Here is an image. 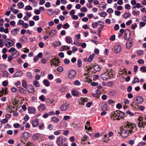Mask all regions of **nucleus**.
Segmentation results:
<instances>
[{"label": "nucleus", "mask_w": 146, "mask_h": 146, "mask_svg": "<svg viewBox=\"0 0 146 146\" xmlns=\"http://www.w3.org/2000/svg\"><path fill=\"white\" fill-rule=\"evenodd\" d=\"M124 126L125 127L129 128L130 129L129 130L126 129L123 130L122 131H121V132L118 133V134H120V135L122 137H127L129 133L131 134L136 131L137 126L134 124L127 122L125 123Z\"/></svg>", "instance_id": "obj_1"}, {"label": "nucleus", "mask_w": 146, "mask_h": 146, "mask_svg": "<svg viewBox=\"0 0 146 146\" xmlns=\"http://www.w3.org/2000/svg\"><path fill=\"white\" fill-rule=\"evenodd\" d=\"M8 51L9 52H11L12 55L14 58H17L19 55V52L14 48L11 47L9 50Z\"/></svg>", "instance_id": "obj_2"}, {"label": "nucleus", "mask_w": 146, "mask_h": 146, "mask_svg": "<svg viewBox=\"0 0 146 146\" xmlns=\"http://www.w3.org/2000/svg\"><path fill=\"white\" fill-rule=\"evenodd\" d=\"M143 117H139L138 118V126L139 128L143 127L144 128L146 125V122L145 121L143 122Z\"/></svg>", "instance_id": "obj_3"}, {"label": "nucleus", "mask_w": 146, "mask_h": 146, "mask_svg": "<svg viewBox=\"0 0 146 146\" xmlns=\"http://www.w3.org/2000/svg\"><path fill=\"white\" fill-rule=\"evenodd\" d=\"M4 43L5 46L7 48L12 46L14 44V42L9 39H5Z\"/></svg>", "instance_id": "obj_4"}, {"label": "nucleus", "mask_w": 146, "mask_h": 146, "mask_svg": "<svg viewBox=\"0 0 146 146\" xmlns=\"http://www.w3.org/2000/svg\"><path fill=\"white\" fill-rule=\"evenodd\" d=\"M60 62L59 59L58 58L56 59V58L53 59H52L50 62L51 63V66H52V65H55L56 66H57L59 65L58 64Z\"/></svg>", "instance_id": "obj_5"}, {"label": "nucleus", "mask_w": 146, "mask_h": 146, "mask_svg": "<svg viewBox=\"0 0 146 146\" xmlns=\"http://www.w3.org/2000/svg\"><path fill=\"white\" fill-rule=\"evenodd\" d=\"M131 33L128 29H126L124 33V37L125 40L129 39Z\"/></svg>", "instance_id": "obj_6"}, {"label": "nucleus", "mask_w": 146, "mask_h": 146, "mask_svg": "<svg viewBox=\"0 0 146 146\" xmlns=\"http://www.w3.org/2000/svg\"><path fill=\"white\" fill-rule=\"evenodd\" d=\"M117 111L114 112H112L111 115V118L113 120H119Z\"/></svg>", "instance_id": "obj_7"}, {"label": "nucleus", "mask_w": 146, "mask_h": 146, "mask_svg": "<svg viewBox=\"0 0 146 146\" xmlns=\"http://www.w3.org/2000/svg\"><path fill=\"white\" fill-rule=\"evenodd\" d=\"M101 77L103 80H107L110 77L109 74L107 72H104L101 75Z\"/></svg>", "instance_id": "obj_8"}, {"label": "nucleus", "mask_w": 146, "mask_h": 146, "mask_svg": "<svg viewBox=\"0 0 146 146\" xmlns=\"http://www.w3.org/2000/svg\"><path fill=\"white\" fill-rule=\"evenodd\" d=\"M76 74V72L74 70H71L68 73V78L70 79L73 78L75 77Z\"/></svg>", "instance_id": "obj_9"}, {"label": "nucleus", "mask_w": 146, "mask_h": 146, "mask_svg": "<svg viewBox=\"0 0 146 146\" xmlns=\"http://www.w3.org/2000/svg\"><path fill=\"white\" fill-rule=\"evenodd\" d=\"M121 49V46L119 44H116L114 46L115 52L116 53H119L120 52Z\"/></svg>", "instance_id": "obj_10"}, {"label": "nucleus", "mask_w": 146, "mask_h": 146, "mask_svg": "<svg viewBox=\"0 0 146 146\" xmlns=\"http://www.w3.org/2000/svg\"><path fill=\"white\" fill-rule=\"evenodd\" d=\"M69 104L65 103L63 104L60 107V109L62 111L66 110L69 107Z\"/></svg>", "instance_id": "obj_11"}, {"label": "nucleus", "mask_w": 146, "mask_h": 146, "mask_svg": "<svg viewBox=\"0 0 146 146\" xmlns=\"http://www.w3.org/2000/svg\"><path fill=\"white\" fill-rule=\"evenodd\" d=\"M26 89L27 91L30 93H33L35 91L34 87L31 85H29L28 87Z\"/></svg>", "instance_id": "obj_12"}, {"label": "nucleus", "mask_w": 146, "mask_h": 146, "mask_svg": "<svg viewBox=\"0 0 146 146\" xmlns=\"http://www.w3.org/2000/svg\"><path fill=\"white\" fill-rule=\"evenodd\" d=\"M133 42V39L132 38H130L129 40H128L126 43V46L127 48H129L132 46V43Z\"/></svg>", "instance_id": "obj_13"}, {"label": "nucleus", "mask_w": 146, "mask_h": 146, "mask_svg": "<svg viewBox=\"0 0 146 146\" xmlns=\"http://www.w3.org/2000/svg\"><path fill=\"white\" fill-rule=\"evenodd\" d=\"M19 31V29L17 28L13 29L11 31V34L13 36H16Z\"/></svg>", "instance_id": "obj_14"}, {"label": "nucleus", "mask_w": 146, "mask_h": 146, "mask_svg": "<svg viewBox=\"0 0 146 146\" xmlns=\"http://www.w3.org/2000/svg\"><path fill=\"white\" fill-rule=\"evenodd\" d=\"M101 109L103 111H105L107 110V104L106 102H104L101 104Z\"/></svg>", "instance_id": "obj_15"}, {"label": "nucleus", "mask_w": 146, "mask_h": 146, "mask_svg": "<svg viewBox=\"0 0 146 146\" xmlns=\"http://www.w3.org/2000/svg\"><path fill=\"white\" fill-rule=\"evenodd\" d=\"M136 103L138 104H141L143 101V99L141 97L138 96L135 98Z\"/></svg>", "instance_id": "obj_16"}, {"label": "nucleus", "mask_w": 146, "mask_h": 146, "mask_svg": "<svg viewBox=\"0 0 146 146\" xmlns=\"http://www.w3.org/2000/svg\"><path fill=\"white\" fill-rule=\"evenodd\" d=\"M56 142L57 145L59 146H61L63 145V139L62 137H59L57 139Z\"/></svg>", "instance_id": "obj_17"}, {"label": "nucleus", "mask_w": 146, "mask_h": 146, "mask_svg": "<svg viewBox=\"0 0 146 146\" xmlns=\"http://www.w3.org/2000/svg\"><path fill=\"white\" fill-rule=\"evenodd\" d=\"M38 110L41 111H43L45 110L46 108L45 105L44 104H40L38 107Z\"/></svg>", "instance_id": "obj_18"}, {"label": "nucleus", "mask_w": 146, "mask_h": 146, "mask_svg": "<svg viewBox=\"0 0 146 146\" xmlns=\"http://www.w3.org/2000/svg\"><path fill=\"white\" fill-rule=\"evenodd\" d=\"M23 73L22 71H18L13 74V77L15 78L16 77H20L23 75Z\"/></svg>", "instance_id": "obj_19"}, {"label": "nucleus", "mask_w": 146, "mask_h": 146, "mask_svg": "<svg viewBox=\"0 0 146 146\" xmlns=\"http://www.w3.org/2000/svg\"><path fill=\"white\" fill-rule=\"evenodd\" d=\"M28 110L29 113H34L36 111V109L35 108L32 107L29 108Z\"/></svg>", "instance_id": "obj_20"}, {"label": "nucleus", "mask_w": 146, "mask_h": 146, "mask_svg": "<svg viewBox=\"0 0 146 146\" xmlns=\"http://www.w3.org/2000/svg\"><path fill=\"white\" fill-rule=\"evenodd\" d=\"M118 117L119 118V120H120V118H122L123 117L125 113L124 112H121L119 111H117Z\"/></svg>", "instance_id": "obj_21"}, {"label": "nucleus", "mask_w": 146, "mask_h": 146, "mask_svg": "<svg viewBox=\"0 0 146 146\" xmlns=\"http://www.w3.org/2000/svg\"><path fill=\"white\" fill-rule=\"evenodd\" d=\"M33 126L34 127H36L39 124L38 121V119H36L33 120L32 121Z\"/></svg>", "instance_id": "obj_22"}, {"label": "nucleus", "mask_w": 146, "mask_h": 146, "mask_svg": "<svg viewBox=\"0 0 146 146\" xmlns=\"http://www.w3.org/2000/svg\"><path fill=\"white\" fill-rule=\"evenodd\" d=\"M30 136L29 133L27 132H25L23 134V137L25 139H27Z\"/></svg>", "instance_id": "obj_23"}, {"label": "nucleus", "mask_w": 146, "mask_h": 146, "mask_svg": "<svg viewBox=\"0 0 146 146\" xmlns=\"http://www.w3.org/2000/svg\"><path fill=\"white\" fill-rule=\"evenodd\" d=\"M72 94L74 96H78L79 95V93L76 90H73L71 92Z\"/></svg>", "instance_id": "obj_24"}, {"label": "nucleus", "mask_w": 146, "mask_h": 146, "mask_svg": "<svg viewBox=\"0 0 146 146\" xmlns=\"http://www.w3.org/2000/svg\"><path fill=\"white\" fill-rule=\"evenodd\" d=\"M51 121L54 123H57L59 121L58 118L55 117H52L51 118Z\"/></svg>", "instance_id": "obj_25"}, {"label": "nucleus", "mask_w": 146, "mask_h": 146, "mask_svg": "<svg viewBox=\"0 0 146 146\" xmlns=\"http://www.w3.org/2000/svg\"><path fill=\"white\" fill-rule=\"evenodd\" d=\"M94 68L95 70L96 71H99L101 70L100 67L98 65H95L94 67Z\"/></svg>", "instance_id": "obj_26"}, {"label": "nucleus", "mask_w": 146, "mask_h": 146, "mask_svg": "<svg viewBox=\"0 0 146 146\" xmlns=\"http://www.w3.org/2000/svg\"><path fill=\"white\" fill-rule=\"evenodd\" d=\"M106 4H105L104 2H103L100 3L99 6L100 7H102L103 9H105L106 7Z\"/></svg>", "instance_id": "obj_27"}, {"label": "nucleus", "mask_w": 146, "mask_h": 146, "mask_svg": "<svg viewBox=\"0 0 146 146\" xmlns=\"http://www.w3.org/2000/svg\"><path fill=\"white\" fill-rule=\"evenodd\" d=\"M107 135H105L103 136V137L102 138V141L104 142H106L109 141L110 139L108 137Z\"/></svg>", "instance_id": "obj_28"}, {"label": "nucleus", "mask_w": 146, "mask_h": 146, "mask_svg": "<svg viewBox=\"0 0 146 146\" xmlns=\"http://www.w3.org/2000/svg\"><path fill=\"white\" fill-rule=\"evenodd\" d=\"M66 42L70 44L72 42V39L71 38L68 36H66L65 38Z\"/></svg>", "instance_id": "obj_29"}, {"label": "nucleus", "mask_w": 146, "mask_h": 146, "mask_svg": "<svg viewBox=\"0 0 146 146\" xmlns=\"http://www.w3.org/2000/svg\"><path fill=\"white\" fill-rule=\"evenodd\" d=\"M19 92L22 95H25L26 94L25 90L23 88H21L19 89Z\"/></svg>", "instance_id": "obj_30"}, {"label": "nucleus", "mask_w": 146, "mask_h": 146, "mask_svg": "<svg viewBox=\"0 0 146 146\" xmlns=\"http://www.w3.org/2000/svg\"><path fill=\"white\" fill-rule=\"evenodd\" d=\"M43 82L46 86H49L50 84L49 81L47 79H44L43 81Z\"/></svg>", "instance_id": "obj_31"}, {"label": "nucleus", "mask_w": 146, "mask_h": 146, "mask_svg": "<svg viewBox=\"0 0 146 146\" xmlns=\"http://www.w3.org/2000/svg\"><path fill=\"white\" fill-rule=\"evenodd\" d=\"M26 76L27 78L31 79L33 77V75L31 73L28 72L26 73Z\"/></svg>", "instance_id": "obj_32"}, {"label": "nucleus", "mask_w": 146, "mask_h": 146, "mask_svg": "<svg viewBox=\"0 0 146 146\" xmlns=\"http://www.w3.org/2000/svg\"><path fill=\"white\" fill-rule=\"evenodd\" d=\"M21 40L22 42H25L27 41V38L26 36H23L21 38Z\"/></svg>", "instance_id": "obj_33"}, {"label": "nucleus", "mask_w": 146, "mask_h": 146, "mask_svg": "<svg viewBox=\"0 0 146 146\" xmlns=\"http://www.w3.org/2000/svg\"><path fill=\"white\" fill-rule=\"evenodd\" d=\"M95 55L94 54H92L90 55L88 58V61L89 62H91L93 59Z\"/></svg>", "instance_id": "obj_34"}, {"label": "nucleus", "mask_w": 146, "mask_h": 146, "mask_svg": "<svg viewBox=\"0 0 146 146\" xmlns=\"http://www.w3.org/2000/svg\"><path fill=\"white\" fill-rule=\"evenodd\" d=\"M131 15L129 13L125 12L123 15V17L125 19H127L128 17H130Z\"/></svg>", "instance_id": "obj_35"}, {"label": "nucleus", "mask_w": 146, "mask_h": 146, "mask_svg": "<svg viewBox=\"0 0 146 146\" xmlns=\"http://www.w3.org/2000/svg\"><path fill=\"white\" fill-rule=\"evenodd\" d=\"M22 85L23 88L26 89L27 88V83L25 80H22Z\"/></svg>", "instance_id": "obj_36"}, {"label": "nucleus", "mask_w": 146, "mask_h": 146, "mask_svg": "<svg viewBox=\"0 0 146 146\" xmlns=\"http://www.w3.org/2000/svg\"><path fill=\"white\" fill-rule=\"evenodd\" d=\"M32 9V7L30 5H28L26 6L25 8V10L26 11L31 10Z\"/></svg>", "instance_id": "obj_37"}, {"label": "nucleus", "mask_w": 146, "mask_h": 146, "mask_svg": "<svg viewBox=\"0 0 146 146\" xmlns=\"http://www.w3.org/2000/svg\"><path fill=\"white\" fill-rule=\"evenodd\" d=\"M18 6L19 9H21L24 7V5L22 2H20L18 3Z\"/></svg>", "instance_id": "obj_38"}, {"label": "nucleus", "mask_w": 146, "mask_h": 146, "mask_svg": "<svg viewBox=\"0 0 146 146\" xmlns=\"http://www.w3.org/2000/svg\"><path fill=\"white\" fill-rule=\"evenodd\" d=\"M53 44L54 46L56 47L58 46H60L61 44V43L60 41H57L56 42Z\"/></svg>", "instance_id": "obj_39"}, {"label": "nucleus", "mask_w": 146, "mask_h": 146, "mask_svg": "<svg viewBox=\"0 0 146 146\" xmlns=\"http://www.w3.org/2000/svg\"><path fill=\"white\" fill-rule=\"evenodd\" d=\"M139 79L137 77H135L133 80L132 82L133 84H134L137 82L138 83L139 82Z\"/></svg>", "instance_id": "obj_40"}, {"label": "nucleus", "mask_w": 146, "mask_h": 146, "mask_svg": "<svg viewBox=\"0 0 146 146\" xmlns=\"http://www.w3.org/2000/svg\"><path fill=\"white\" fill-rule=\"evenodd\" d=\"M100 16L103 17H106L107 15V14L104 11H103L101 12L100 14Z\"/></svg>", "instance_id": "obj_41"}, {"label": "nucleus", "mask_w": 146, "mask_h": 146, "mask_svg": "<svg viewBox=\"0 0 146 146\" xmlns=\"http://www.w3.org/2000/svg\"><path fill=\"white\" fill-rule=\"evenodd\" d=\"M84 81L86 82L90 83L91 81V80L88 77L84 78Z\"/></svg>", "instance_id": "obj_42"}, {"label": "nucleus", "mask_w": 146, "mask_h": 146, "mask_svg": "<svg viewBox=\"0 0 146 146\" xmlns=\"http://www.w3.org/2000/svg\"><path fill=\"white\" fill-rule=\"evenodd\" d=\"M7 90L8 89L7 88H5L4 89L2 88L1 91L3 93V94H4L5 95L7 93Z\"/></svg>", "instance_id": "obj_43"}, {"label": "nucleus", "mask_w": 146, "mask_h": 146, "mask_svg": "<svg viewBox=\"0 0 146 146\" xmlns=\"http://www.w3.org/2000/svg\"><path fill=\"white\" fill-rule=\"evenodd\" d=\"M33 85L35 86L36 87H39L40 86L38 82L37 81H34Z\"/></svg>", "instance_id": "obj_44"}, {"label": "nucleus", "mask_w": 146, "mask_h": 146, "mask_svg": "<svg viewBox=\"0 0 146 146\" xmlns=\"http://www.w3.org/2000/svg\"><path fill=\"white\" fill-rule=\"evenodd\" d=\"M140 70L143 72H146V66H143L140 68Z\"/></svg>", "instance_id": "obj_45"}, {"label": "nucleus", "mask_w": 146, "mask_h": 146, "mask_svg": "<svg viewBox=\"0 0 146 146\" xmlns=\"http://www.w3.org/2000/svg\"><path fill=\"white\" fill-rule=\"evenodd\" d=\"M56 33V31L55 30H51V32H49L48 34L50 35H55Z\"/></svg>", "instance_id": "obj_46"}, {"label": "nucleus", "mask_w": 146, "mask_h": 146, "mask_svg": "<svg viewBox=\"0 0 146 146\" xmlns=\"http://www.w3.org/2000/svg\"><path fill=\"white\" fill-rule=\"evenodd\" d=\"M39 137V135L38 134H35L33 137V138L34 140L37 139Z\"/></svg>", "instance_id": "obj_47"}, {"label": "nucleus", "mask_w": 146, "mask_h": 146, "mask_svg": "<svg viewBox=\"0 0 146 146\" xmlns=\"http://www.w3.org/2000/svg\"><path fill=\"white\" fill-rule=\"evenodd\" d=\"M132 14L134 15H139L140 12L139 11H136L135 10H133L132 12Z\"/></svg>", "instance_id": "obj_48"}, {"label": "nucleus", "mask_w": 146, "mask_h": 146, "mask_svg": "<svg viewBox=\"0 0 146 146\" xmlns=\"http://www.w3.org/2000/svg\"><path fill=\"white\" fill-rule=\"evenodd\" d=\"M109 94L110 96H112L115 94V91L113 90H111L109 91Z\"/></svg>", "instance_id": "obj_49"}, {"label": "nucleus", "mask_w": 146, "mask_h": 146, "mask_svg": "<svg viewBox=\"0 0 146 146\" xmlns=\"http://www.w3.org/2000/svg\"><path fill=\"white\" fill-rule=\"evenodd\" d=\"M4 40L3 39H0V47H3L4 46Z\"/></svg>", "instance_id": "obj_50"}, {"label": "nucleus", "mask_w": 146, "mask_h": 146, "mask_svg": "<svg viewBox=\"0 0 146 146\" xmlns=\"http://www.w3.org/2000/svg\"><path fill=\"white\" fill-rule=\"evenodd\" d=\"M82 62L80 59H79L77 61V65L80 67L82 66Z\"/></svg>", "instance_id": "obj_51"}, {"label": "nucleus", "mask_w": 146, "mask_h": 146, "mask_svg": "<svg viewBox=\"0 0 146 146\" xmlns=\"http://www.w3.org/2000/svg\"><path fill=\"white\" fill-rule=\"evenodd\" d=\"M143 51L142 50H139L137 51V54L138 55L141 56L143 54Z\"/></svg>", "instance_id": "obj_52"}, {"label": "nucleus", "mask_w": 146, "mask_h": 146, "mask_svg": "<svg viewBox=\"0 0 146 146\" xmlns=\"http://www.w3.org/2000/svg\"><path fill=\"white\" fill-rule=\"evenodd\" d=\"M39 99L42 102H44L45 100L44 98V96L43 95H42L39 97Z\"/></svg>", "instance_id": "obj_53"}, {"label": "nucleus", "mask_w": 146, "mask_h": 146, "mask_svg": "<svg viewBox=\"0 0 146 146\" xmlns=\"http://www.w3.org/2000/svg\"><path fill=\"white\" fill-rule=\"evenodd\" d=\"M53 125L52 124H49L48 125V129L49 130H51L53 129Z\"/></svg>", "instance_id": "obj_54"}, {"label": "nucleus", "mask_w": 146, "mask_h": 146, "mask_svg": "<svg viewBox=\"0 0 146 146\" xmlns=\"http://www.w3.org/2000/svg\"><path fill=\"white\" fill-rule=\"evenodd\" d=\"M63 28L66 29L69 27L70 26L67 23L65 24L62 26Z\"/></svg>", "instance_id": "obj_55"}, {"label": "nucleus", "mask_w": 146, "mask_h": 146, "mask_svg": "<svg viewBox=\"0 0 146 146\" xmlns=\"http://www.w3.org/2000/svg\"><path fill=\"white\" fill-rule=\"evenodd\" d=\"M107 12L109 13H112L113 12V10L111 8H109L107 10Z\"/></svg>", "instance_id": "obj_56"}, {"label": "nucleus", "mask_w": 146, "mask_h": 146, "mask_svg": "<svg viewBox=\"0 0 146 146\" xmlns=\"http://www.w3.org/2000/svg\"><path fill=\"white\" fill-rule=\"evenodd\" d=\"M67 46H63L61 47L60 48V50L61 51H63L64 50H67Z\"/></svg>", "instance_id": "obj_57"}, {"label": "nucleus", "mask_w": 146, "mask_h": 146, "mask_svg": "<svg viewBox=\"0 0 146 146\" xmlns=\"http://www.w3.org/2000/svg\"><path fill=\"white\" fill-rule=\"evenodd\" d=\"M87 9L85 7H82L80 9V11L82 12H86L87 11Z\"/></svg>", "instance_id": "obj_58"}, {"label": "nucleus", "mask_w": 146, "mask_h": 146, "mask_svg": "<svg viewBox=\"0 0 146 146\" xmlns=\"http://www.w3.org/2000/svg\"><path fill=\"white\" fill-rule=\"evenodd\" d=\"M39 19V16L37 15H35L33 17V19L35 21L38 20Z\"/></svg>", "instance_id": "obj_59"}, {"label": "nucleus", "mask_w": 146, "mask_h": 146, "mask_svg": "<svg viewBox=\"0 0 146 146\" xmlns=\"http://www.w3.org/2000/svg\"><path fill=\"white\" fill-rule=\"evenodd\" d=\"M22 27L25 28H27L28 27L29 25L27 23H24L22 25Z\"/></svg>", "instance_id": "obj_60"}, {"label": "nucleus", "mask_w": 146, "mask_h": 146, "mask_svg": "<svg viewBox=\"0 0 146 146\" xmlns=\"http://www.w3.org/2000/svg\"><path fill=\"white\" fill-rule=\"evenodd\" d=\"M16 47H17V48L18 49L21 48H22V45L20 44V43L19 42L17 43L16 44Z\"/></svg>", "instance_id": "obj_61"}, {"label": "nucleus", "mask_w": 146, "mask_h": 146, "mask_svg": "<svg viewBox=\"0 0 146 146\" xmlns=\"http://www.w3.org/2000/svg\"><path fill=\"white\" fill-rule=\"evenodd\" d=\"M80 100L82 101L83 102H86L88 101V99L87 98H81Z\"/></svg>", "instance_id": "obj_62"}, {"label": "nucleus", "mask_w": 146, "mask_h": 146, "mask_svg": "<svg viewBox=\"0 0 146 146\" xmlns=\"http://www.w3.org/2000/svg\"><path fill=\"white\" fill-rule=\"evenodd\" d=\"M70 119V117L68 115H65L63 117V119L64 120H66L68 119Z\"/></svg>", "instance_id": "obj_63"}, {"label": "nucleus", "mask_w": 146, "mask_h": 146, "mask_svg": "<svg viewBox=\"0 0 146 146\" xmlns=\"http://www.w3.org/2000/svg\"><path fill=\"white\" fill-rule=\"evenodd\" d=\"M145 142H141L139 143L138 145H137V146H143L145 145Z\"/></svg>", "instance_id": "obj_64"}]
</instances>
